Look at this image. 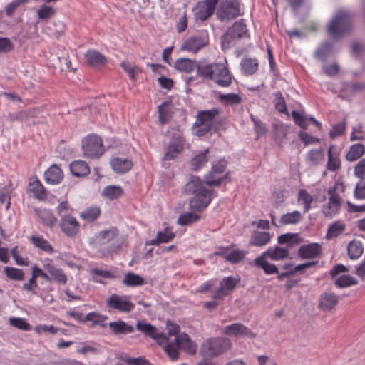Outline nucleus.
I'll use <instances>...</instances> for the list:
<instances>
[{"label":"nucleus","instance_id":"obj_39","mask_svg":"<svg viewBox=\"0 0 365 365\" xmlns=\"http://www.w3.org/2000/svg\"><path fill=\"white\" fill-rule=\"evenodd\" d=\"M31 240L35 247L49 254H53L54 252L52 245L42 236H32Z\"/></svg>","mask_w":365,"mask_h":365},{"label":"nucleus","instance_id":"obj_42","mask_svg":"<svg viewBox=\"0 0 365 365\" xmlns=\"http://www.w3.org/2000/svg\"><path fill=\"white\" fill-rule=\"evenodd\" d=\"M123 194V190L121 187L117 185H108L104 187L102 195L109 200H115L121 197Z\"/></svg>","mask_w":365,"mask_h":365},{"label":"nucleus","instance_id":"obj_18","mask_svg":"<svg viewBox=\"0 0 365 365\" xmlns=\"http://www.w3.org/2000/svg\"><path fill=\"white\" fill-rule=\"evenodd\" d=\"M34 212L44 226L52 229L56 225L58 219L54 216L51 210L36 208L34 209Z\"/></svg>","mask_w":365,"mask_h":365},{"label":"nucleus","instance_id":"obj_5","mask_svg":"<svg viewBox=\"0 0 365 365\" xmlns=\"http://www.w3.org/2000/svg\"><path fill=\"white\" fill-rule=\"evenodd\" d=\"M248 36V30L243 19L235 21L221 37L222 50L229 48L230 43L242 38Z\"/></svg>","mask_w":365,"mask_h":365},{"label":"nucleus","instance_id":"obj_8","mask_svg":"<svg viewBox=\"0 0 365 365\" xmlns=\"http://www.w3.org/2000/svg\"><path fill=\"white\" fill-rule=\"evenodd\" d=\"M220 114V110L214 108L210 110H200L196 117L197 125L207 124L214 127V132H218L223 127V119H215Z\"/></svg>","mask_w":365,"mask_h":365},{"label":"nucleus","instance_id":"obj_53","mask_svg":"<svg viewBox=\"0 0 365 365\" xmlns=\"http://www.w3.org/2000/svg\"><path fill=\"white\" fill-rule=\"evenodd\" d=\"M200 217V215L193 212L185 213L179 217L178 223L182 226L188 225L198 221Z\"/></svg>","mask_w":365,"mask_h":365},{"label":"nucleus","instance_id":"obj_61","mask_svg":"<svg viewBox=\"0 0 365 365\" xmlns=\"http://www.w3.org/2000/svg\"><path fill=\"white\" fill-rule=\"evenodd\" d=\"M275 102L274 106L275 108L280 113H285L287 110L286 103L284 98L282 96V93L279 91L275 93Z\"/></svg>","mask_w":365,"mask_h":365},{"label":"nucleus","instance_id":"obj_47","mask_svg":"<svg viewBox=\"0 0 365 365\" xmlns=\"http://www.w3.org/2000/svg\"><path fill=\"white\" fill-rule=\"evenodd\" d=\"M31 191L34 194L36 197L43 200L46 197V192L44 187L38 180H36L29 183Z\"/></svg>","mask_w":365,"mask_h":365},{"label":"nucleus","instance_id":"obj_3","mask_svg":"<svg viewBox=\"0 0 365 365\" xmlns=\"http://www.w3.org/2000/svg\"><path fill=\"white\" fill-rule=\"evenodd\" d=\"M231 341L226 337L209 338L204 341L200 348V354L204 359H213L230 349Z\"/></svg>","mask_w":365,"mask_h":365},{"label":"nucleus","instance_id":"obj_36","mask_svg":"<svg viewBox=\"0 0 365 365\" xmlns=\"http://www.w3.org/2000/svg\"><path fill=\"white\" fill-rule=\"evenodd\" d=\"M118 235V230L116 227H111L109 230H102L96 235V240L100 244H106L110 242Z\"/></svg>","mask_w":365,"mask_h":365},{"label":"nucleus","instance_id":"obj_50","mask_svg":"<svg viewBox=\"0 0 365 365\" xmlns=\"http://www.w3.org/2000/svg\"><path fill=\"white\" fill-rule=\"evenodd\" d=\"M101 210L98 207H93L86 210L80 214V216L87 222H93L100 216Z\"/></svg>","mask_w":365,"mask_h":365},{"label":"nucleus","instance_id":"obj_14","mask_svg":"<svg viewBox=\"0 0 365 365\" xmlns=\"http://www.w3.org/2000/svg\"><path fill=\"white\" fill-rule=\"evenodd\" d=\"M59 226L61 231L68 237H75L80 231V224L73 216L61 218Z\"/></svg>","mask_w":365,"mask_h":365},{"label":"nucleus","instance_id":"obj_7","mask_svg":"<svg viewBox=\"0 0 365 365\" xmlns=\"http://www.w3.org/2000/svg\"><path fill=\"white\" fill-rule=\"evenodd\" d=\"M82 149L84 156L98 158L104 153L101 138L97 135H89L82 140Z\"/></svg>","mask_w":365,"mask_h":365},{"label":"nucleus","instance_id":"obj_44","mask_svg":"<svg viewBox=\"0 0 365 365\" xmlns=\"http://www.w3.org/2000/svg\"><path fill=\"white\" fill-rule=\"evenodd\" d=\"M364 150L365 148L362 144H355L350 148L349 151L346 155V158L349 161H355L363 155Z\"/></svg>","mask_w":365,"mask_h":365},{"label":"nucleus","instance_id":"obj_46","mask_svg":"<svg viewBox=\"0 0 365 365\" xmlns=\"http://www.w3.org/2000/svg\"><path fill=\"white\" fill-rule=\"evenodd\" d=\"M302 219V214L299 211H294L290 213L282 215L280 222L283 225L297 224Z\"/></svg>","mask_w":365,"mask_h":365},{"label":"nucleus","instance_id":"obj_45","mask_svg":"<svg viewBox=\"0 0 365 365\" xmlns=\"http://www.w3.org/2000/svg\"><path fill=\"white\" fill-rule=\"evenodd\" d=\"M345 230V225L341 222H335L331 224L327 230V239H332L338 237Z\"/></svg>","mask_w":365,"mask_h":365},{"label":"nucleus","instance_id":"obj_26","mask_svg":"<svg viewBox=\"0 0 365 365\" xmlns=\"http://www.w3.org/2000/svg\"><path fill=\"white\" fill-rule=\"evenodd\" d=\"M175 342L178 346L182 348L187 353L195 354L197 351V346L190 340L186 334L177 336L175 338Z\"/></svg>","mask_w":365,"mask_h":365},{"label":"nucleus","instance_id":"obj_6","mask_svg":"<svg viewBox=\"0 0 365 365\" xmlns=\"http://www.w3.org/2000/svg\"><path fill=\"white\" fill-rule=\"evenodd\" d=\"M242 14L238 0L222 1L216 12L217 19L222 22L231 21Z\"/></svg>","mask_w":365,"mask_h":365},{"label":"nucleus","instance_id":"obj_38","mask_svg":"<svg viewBox=\"0 0 365 365\" xmlns=\"http://www.w3.org/2000/svg\"><path fill=\"white\" fill-rule=\"evenodd\" d=\"M277 242L280 245L287 244V247H292L295 245H299L302 242L298 236L297 233H286L279 235L277 239Z\"/></svg>","mask_w":365,"mask_h":365},{"label":"nucleus","instance_id":"obj_9","mask_svg":"<svg viewBox=\"0 0 365 365\" xmlns=\"http://www.w3.org/2000/svg\"><path fill=\"white\" fill-rule=\"evenodd\" d=\"M42 265L43 269L49 274L50 282L53 280L61 284L67 283V277L63 270L57 267L51 259H44L42 261Z\"/></svg>","mask_w":365,"mask_h":365},{"label":"nucleus","instance_id":"obj_16","mask_svg":"<svg viewBox=\"0 0 365 365\" xmlns=\"http://www.w3.org/2000/svg\"><path fill=\"white\" fill-rule=\"evenodd\" d=\"M207 44V41L200 36L188 38L181 46V50L196 53Z\"/></svg>","mask_w":365,"mask_h":365},{"label":"nucleus","instance_id":"obj_43","mask_svg":"<svg viewBox=\"0 0 365 365\" xmlns=\"http://www.w3.org/2000/svg\"><path fill=\"white\" fill-rule=\"evenodd\" d=\"M169 133L171 135L170 144L184 147L185 139L183 132L179 126L170 128Z\"/></svg>","mask_w":365,"mask_h":365},{"label":"nucleus","instance_id":"obj_13","mask_svg":"<svg viewBox=\"0 0 365 365\" xmlns=\"http://www.w3.org/2000/svg\"><path fill=\"white\" fill-rule=\"evenodd\" d=\"M221 333L230 336L254 338L255 334L241 323H234L222 328Z\"/></svg>","mask_w":365,"mask_h":365},{"label":"nucleus","instance_id":"obj_15","mask_svg":"<svg viewBox=\"0 0 365 365\" xmlns=\"http://www.w3.org/2000/svg\"><path fill=\"white\" fill-rule=\"evenodd\" d=\"M354 174L361 180L356 184L354 190V197L358 199L365 198V182L363 179L365 176V158L361 159L355 166Z\"/></svg>","mask_w":365,"mask_h":365},{"label":"nucleus","instance_id":"obj_58","mask_svg":"<svg viewBox=\"0 0 365 365\" xmlns=\"http://www.w3.org/2000/svg\"><path fill=\"white\" fill-rule=\"evenodd\" d=\"M246 254V252L240 250H235L228 253L226 256V260L232 264H236L242 261Z\"/></svg>","mask_w":365,"mask_h":365},{"label":"nucleus","instance_id":"obj_55","mask_svg":"<svg viewBox=\"0 0 365 365\" xmlns=\"http://www.w3.org/2000/svg\"><path fill=\"white\" fill-rule=\"evenodd\" d=\"M93 279L96 282L103 283L102 279L113 278V275L108 271L93 269L91 271Z\"/></svg>","mask_w":365,"mask_h":365},{"label":"nucleus","instance_id":"obj_1","mask_svg":"<svg viewBox=\"0 0 365 365\" xmlns=\"http://www.w3.org/2000/svg\"><path fill=\"white\" fill-rule=\"evenodd\" d=\"M227 163L225 160H220L212 163L211 171L205 177V182L196 175H191L190 180L185 185L184 191L186 194L193 195L190 200V209L192 212H201L211 202L213 190L205 187V184L210 186H219L222 182L228 178V174L222 175L226 168Z\"/></svg>","mask_w":365,"mask_h":365},{"label":"nucleus","instance_id":"obj_28","mask_svg":"<svg viewBox=\"0 0 365 365\" xmlns=\"http://www.w3.org/2000/svg\"><path fill=\"white\" fill-rule=\"evenodd\" d=\"M267 256L262 254L260 256L256 257L254 260V264L259 268H262L266 274H279V269L274 264H271L266 261Z\"/></svg>","mask_w":365,"mask_h":365},{"label":"nucleus","instance_id":"obj_48","mask_svg":"<svg viewBox=\"0 0 365 365\" xmlns=\"http://www.w3.org/2000/svg\"><path fill=\"white\" fill-rule=\"evenodd\" d=\"M184 147H180L174 144H170L168 145L167 151L165 152L163 160H172L175 159L179 154L182 153Z\"/></svg>","mask_w":365,"mask_h":365},{"label":"nucleus","instance_id":"obj_49","mask_svg":"<svg viewBox=\"0 0 365 365\" xmlns=\"http://www.w3.org/2000/svg\"><path fill=\"white\" fill-rule=\"evenodd\" d=\"M219 99L226 105H236L242 102V97L239 94L233 93L220 94Z\"/></svg>","mask_w":365,"mask_h":365},{"label":"nucleus","instance_id":"obj_30","mask_svg":"<svg viewBox=\"0 0 365 365\" xmlns=\"http://www.w3.org/2000/svg\"><path fill=\"white\" fill-rule=\"evenodd\" d=\"M333 43L330 41H326L322 43L314 52L316 59L324 63L328 57L331 54Z\"/></svg>","mask_w":365,"mask_h":365},{"label":"nucleus","instance_id":"obj_24","mask_svg":"<svg viewBox=\"0 0 365 365\" xmlns=\"http://www.w3.org/2000/svg\"><path fill=\"white\" fill-rule=\"evenodd\" d=\"M111 332L114 335H126L134 331V327L119 319L108 324Z\"/></svg>","mask_w":365,"mask_h":365},{"label":"nucleus","instance_id":"obj_17","mask_svg":"<svg viewBox=\"0 0 365 365\" xmlns=\"http://www.w3.org/2000/svg\"><path fill=\"white\" fill-rule=\"evenodd\" d=\"M136 327L138 330L146 336L157 340L158 342H164L168 340L165 334L159 333L158 329L150 323H145L138 321L137 322Z\"/></svg>","mask_w":365,"mask_h":365},{"label":"nucleus","instance_id":"obj_35","mask_svg":"<svg viewBox=\"0 0 365 365\" xmlns=\"http://www.w3.org/2000/svg\"><path fill=\"white\" fill-rule=\"evenodd\" d=\"M270 239V234L267 232H255L251 236L250 245L262 247L269 243Z\"/></svg>","mask_w":365,"mask_h":365},{"label":"nucleus","instance_id":"obj_60","mask_svg":"<svg viewBox=\"0 0 365 365\" xmlns=\"http://www.w3.org/2000/svg\"><path fill=\"white\" fill-rule=\"evenodd\" d=\"M292 116L296 125L302 129H306L307 128L308 119H307L304 115L294 110L292 112Z\"/></svg>","mask_w":365,"mask_h":365},{"label":"nucleus","instance_id":"obj_20","mask_svg":"<svg viewBox=\"0 0 365 365\" xmlns=\"http://www.w3.org/2000/svg\"><path fill=\"white\" fill-rule=\"evenodd\" d=\"M339 148L335 145H330L328 150V161L327 168L332 172L338 170L341 167Z\"/></svg>","mask_w":365,"mask_h":365},{"label":"nucleus","instance_id":"obj_41","mask_svg":"<svg viewBox=\"0 0 365 365\" xmlns=\"http://www.w3.org/2000/svg\"><path fill=\"white\" fill-rule=\"evenodd\" d=\"M208 150L206 149L202 152H200L198 155H195L191 160L190 165L191 168L194 171H197L202 168L208 161L207 153Z\"/></svg>","mask_w":365,"mask_h":365},{"label":"nucleus","instance_id":"obj_25","mask_svg":"<svg viewBox=\"0 0 365 365\" xmlns=\"http://www.w3.org/2000/svg\"><path fill=\"white\" fill-rule=\"evenodd\" d=\"M200 63H197L194 60L187 58H180L175 61L174 68L180 72L190 73L195 69L197 71V66Z\"/></svg>","mask_w":365,"mask_h":365},{"label":"nucleus","instance_id":"obj_54","mask_svg":"<svg viewBox=\"0 0 365 365\" xmlns=\"http://www.w3.org/2000/svg\"><path fill=\"white\" fill-rule=\"evenodd\" d=\"M4 272L7 277L13 280L21 281L24 279V272L17 268L6 267Z\"/></svg>","mask_w":365,"mask_h":365},{"label":"nucleus","instance_id":"obj_59","mask_svg":"<svg viewBox=\"0 0 365 365\" xmlns=\"http://www.w3.org/2000/svg\"><path fill=\"white\" fill-rule=\"evenodd\" d=\"M120 66L132 81L135 79V75L140 71L137 66L128 61H123Z\"/></svg>","mask_w":365,"mask_h":365},{"label":"nucleus","instance_id":"obj_19","mask_svg":"<svg viewBox=\"0 0 365 365\" xmlns=\"http://www.w3.org/2000/svg\"><path fill=\"white\" fill-rule=\"evenodd\" d=\"M322 248L318 243H312L300 247L298 251V255L302 259H312L319 256Z\"/></svg>","mask_w":365,"mask_h":365},{"label":"nucleus","instance_id":"obj_51","mask_svg":"<svg viewBox=\"0 0 365 365\" xmlns=\"http://www.w3.org/2000/svg\"><path fill=\"white\" fill-rule=\"evenodd\" d=\"M55 14L56 11L53 7L45 4L41 6L37 11L38 18L43 21H48Z\"/></svg>","mask_w":365,"mask_h":365},{"label":"nucleus","instance_id":"obj_57","mask_svg":"<svg viewBox=\"0 0 365 365\" xmlns=\"http://www.w3.org/2000/svg\"><path fill=\"white\" fill-rule=\"evenodd\" d=\"M356 284V280L350 275H342L335 280V285L339 288H344Z\"/></svg>","mask_w":365,"mask_h":365},{"label":"nucleus","instance_id":"obj_22","mask_svg":"<svg viewBox=\"0 0 365 365\" xmlns=\"http://www.w3.org/2000/svg\"><path fill=\"white\" fill-rule=\"evenodd\" d=\"M86 63L93 67H100L106 63V58L96 50H88L84 55Z\"/></svg>","mask_w":365,"mask_h":365},{"label":"nucleus","instance_id":"obj_23","mask_svg":"<svg viewBox=\"0 0 365 365\" xmlns=\"http://www.w3.org/2000/svg\"><path fill=\"white\" fill-rule=\"evenodd\" d=\"M113 170L118 174L128 172L133 166L131 160L128 158H114L110 160Z\"/></svg>","mask_w":365,"mask_h":365},{"label":"nucleus","instance_id":"obj_4","mask_svg":"<svg viewBox=\"0 0 365 365\" xmlns=\"http://www.w3.org/2000/svg\"><path fill=\"white\" fill-rule=\"evenodd\" d=\"M352 27L351 16L349 12L340 10L331 20L327 26L328 34L334 39H339L349 33Z\"/></svg>","mask_w":365,"mask_h":365},{"label":"nucleus","instance_id":"obj_32","mask_svg":"<svg viewBox=\"0 0 365 365\" xmlns=\"http://www.w3.org/2000/svg\"><path fill=\"white\" fill-rule=\"evenodd\" d=\"M242 72L246 76H251L258 69V61L256 58H245L240 63Z\"/></svg>","mask_w":365,"mask_h":365},{"label":"nucleus","instance_id":"obj_31","mask_svg":"<svg viewBox=\"0 0 365 365\" xmlns=\"http://www.w3.org/2000/svg\"><path fill=\"white\" fill-rule=\"evenodd\" d=\"M70 170L76 177H84L90 173L88 164L83 160H76L71 163Z\"/></svg>","mask_w":365,"mask_h":365},{"label":"nucleus","instance_id":"obj_63","mask_svg":"<svg viewBox=\"0 0 365 365\" xmlns=\"http://www.w3.org/2000/svg\"><path fill=\"white\" fill-rule=\"evenodd\" d=\"M346 128L345 121H341L334 125L332 129L329 132V137L331 139L335 138L336 136L344 133Z\"/></svg>","mask_w":365,"mask_h":365},{"label":"nucleus","instance_id":"obj_11","mask_svg":"<svg viewBox=\"0 0 365 365\" xmlns=\"http://www.w3.org/2000/svg\"><path fill=\"white\" fill-rule=\"evenodd\" d=\"M240 282V279L232 276L225 277L220 282V287L213 293L212 297L213 299H222L227 296L236 287Z\"/></svg>","mask_w":365,"mask_h":365},{"label":"nucleus","instance_id":"obj_37","mask_svg":"<svg viewBox=\"0 0 365 365\" xmlns=\"http://www.w3.org/2000/svg\"><path fill=\"white\" fill-rule=\"evenodd\" d=\"M349 257L354 259L359 258L363 253L364 247L360 241L353 240L347 247Z\"/></svg>","mask_w":365,"mask_h":365},{"label":"nucleus","instance_id":"obj_21","mask_svg":"<svg viewBox=\"0 0 365 365\" xmlns=\"http://www.w3.org/2000/svg\"><path fill=\"white\" fill-rule=\"evenodd\" d=\"M44 178L47 183L56 185L63 180V173L57 165L53 164L45 171Z\"/></svg>","mask_w":365,"mask_h":365},{"label":"nucleus","instance_id":"obj_62","mask_svg":"<svg viewBox=\"0 0 365 365\" xmlns=\"http://www.w3.org/2000/svg\"><path fill=\"white\" fill-rule=\"evenodd\" d=\"M214 131V127L207 124L197 125V121L194 123V132L197 136H203L208 133L210 131Z\"/></svg>","mask_w":365,"mask_h":365},{"label":"nucleus","instance_id":"obj_64","mask_svg":"<svg viewBox=\"0 0 365 365\" xmlns=\"http://www.w3.org/2000/svg\"><path fill=\"white\" fill-rule=\"evenodd\" d=\"M14 48V46L9 38L0 37V53H9Z\"/></svg>","mask_w":365,"mask_h":365},{"label":"nucleus","instance_id":"obj_2","mask_svg":"<svg viewBox=\"0 0 365 365\" xmlns=\"http://www.w3.org/2000/svg\"><path fill=\"white\" fill-rule=\"evenodd\" d=\"M197 74L213 81L222 87H228L232 83V75L228 68L222 63L200 62L197 66Z\"/></svg>","mask_w":365,"mask_h":365},{"label":"nucleus","instance_id":"obj_12","mask_svg":"<svg viewBox=\"0 0 365 365\" xmlns=\"http://www.w3.org/2000/svg\"><path fill=\"white\" fill-rule=\"evenodd\" d=\"M336 190L337 185L328 190L329 202L327 205H324L322 208V212L327 217H333L340 208L341 198L337 195Z\"/></svg>","mask_w":365,"mask_h":365},{"label":"nucleus","instance_id":"obj_10","mask_svg":"<svg viewBox=\"0 0 365 365\" xmlns=\"http://www.w3.org/2000/svg\"><path fill=\"white\" fill-rule=\"evenodd\" d=\"M108 307L117 309L122 312H130L134 307L135 304L129 301L128 296H120L113 294L106 301Z\"/></svg>","mask_w":365,"mask_h":365},{"label":"nucleus","instance_id":"obj_29","mask_svg":"<svg viewBox=\"0 0 365 365\" xmlns=\"http://www.w3.org/2000/svg\"><path fill=\"white\" fill-rule=\"evenodd\" d=\"M175 237V234L167 227L164 230L159 231L156 237L146 242V245H158L160 243H168Z\"/></svg>","mask_w":365,"mask_h":365},{"label":"nucleus","instance_id":"obj_33","mask_svg":"<svg viewBox=\"0 0 365 365\" xmlns=\"http://www.w3.org/2000/svg\"><path fill=\"white\" fill-rule=\"evenodd\" d=\"M338 299L334 294L326 293L321 296L319 299V307L324 311H330L336 305Z\"/></svg>","mask_w":365,"mask_h":365},{"label":"nucleus","instance_id":"obj_34","mask_svg":"<svg viewBox=\"0 0 365 365\" xmlns=\"http://www.w3.org/2000/svg\"><path fill=\"white\" fill-rule=\"evenodd\" d=\"M324 154L322 148L312 149L306 155V160L312 165H319L323 163Z\"/></svg>","mask_w":365,"mask_h":365},{"label":"nucleus","instance_id":"obj_52","mask_svg":"<svg viewBox=\"0 0 365 365\" xmlns=\"http://www.w3.org/2000/svg\"><path fill=\"white\" fill-rule=\"evenodd\" d=\"M169 104V102L164 101L158 106L159 120L162 124L168 123L170 118V111L168 108Z\"/></svg>","mask_w":365,"mask_h":365},{"label":"nucleus","instance_id":"obj_40","mask_svg":"<svg viewBox=\"0 0 365 365\" xmlns=\"http://www.w3.org/2000/svg\"><path fill=\"white\" fill-rule=\"evenodd\" d=\"M123 283L128 287H137L144 284L145 280L140 275L129 272L125 274Z\"/></svg>","mask_w":365,"mask_h":365},{"label":"nucleus","instance_id":"obj_27","mask_svg":"<svg viewBox=\"0 0 365 365\" xmlns=\"http://www.w3.org/2000/svg\"><path fill=\"white\" fill-rule=\"evenodd\" d=\"M262 254L272 260L278 261L284 259L289 256V250L279 246L270 247Z\"/></svg>","mask_w":365,"mask_h":365},{"label":"nucleus","instance_id":"obj_56","mask_svg":"<svg viewBox=\"0 0 365 365\" xmlns=\"http://www.w3.org/2000/svg\"><path fill=\"white\" fill-rule=\"evenodd\" d=\"M9 323L11 325L21 330L30 331L31 329V326L24 318L11 317L9 319Z\"/></svg>","mask_w":365,"mask_h":365}]
</instances>
